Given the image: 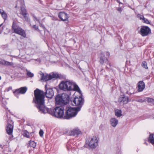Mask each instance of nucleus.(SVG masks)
I'll use <instances>...</instances> for the list:
<instances>
[{"mask_svg": "<svg viewBox=\"0 0 154 154\" xmlns=\"http://www.w3.org/2000/svg\"><path fill=\"white\" fill-rule=\"evenodd\" d=\"M34 94L35 99H33V101L36 103L39 112L44 114H50L57 118L64 119L63 108L56 107L54 108H48L44 106L45 96L42 91L37 88L34 91Z\"/></svg>", "mask_w": 154, "mask_h": 154, "instance_id": "nucleus-1", "label": "nucleus"}, {"mask_svg": "<svg viewBox=\"0 0 154 154\" xmlns=\"http://www.w3.org/2000/svg\"><path fill=\"white\" fill-rule=\"evenodd\" d=\"M66 111L64 116V119H69L75 116L80 111V108H76L66 106Z\"/></svg>", "mask_w": 154, "mask_h": 154, "instance_id": "nucleus-2", "label": "nucleus"}, {"mask_svg": "<svg viewBox=\"0 0 154 154\" xmlns=\"http://www.w3.org/2000/svg\"><path fill=\"white\" fill-rule=\"evenodd\" d=\"M56 104L60 105H64V107L66 106L65 105L67 103H69V97L67 94H63L61 95H58L55 98Z\"/></svg>", "mask_w": 154, "mask_h": 154, "instance_id": "nucleus-3", "label": "nucleus"}, {"mask_svg": "<svg viewBox=\"0 0 154 154\" xmlns=\"http://www.w3.org/2000/svg\"><path fill=\"white\" fill-rule=\"evenodd\" d=\"M72 82L70 81H62L59 85V88L64 91H71L73 86Z\"/></svg>", "mask_w": 154, "mask_h": 154, "instance_id": "nucleus-4", "label": "nucleus"}, {"mask_svg": "<svg viewBox=\"0 0 154 154\" xmlns=\"http://www.w3.org/2000/svg\"><path fill=\"white\" fill-rule=\"evenodd\" d=\"M84 103V99L82 96L76 97L73 100H71L69 102V103H71L73 106H78L76 108H80V110Z\"/></svg>", "mask_w": 154, "mask_h": 154, "instance_id": "nucleus-5", "label": "nucleus"}, {"mask_svg": "<svg viewBox=\"0 0 154 154\" xmlns=\"http://www.w3.org/2000/svg\"><path fill=\"white\" fill-rule=\"evenodd\" d=\"M12 29L14 33L20 35L23 38L26 37V34L24 30L18 26L14 22L13 23Z\"/></svg>", "mask_w": 154, "mask_h": 154, "instance_id": "nucleus-6", "label": "nucleus"}, {"mask_svg": "<svg viewBox=\"0 0 154 154\" xmlns=\"http://www.w3.org/2000/svg\"><path fill=\"white\" fill-rule=\"evenodd\" d=\"M151 32V30L148 27L146 26H142L141 27L139 33L143 36H145Z\"/></svg>", "mask_w": 154, "mask_h": 154, "instance_id": "nucleus-7", "label": "nucleus"}, {"mask_svg": "<svg viewBox=\"0 0 154 154\" xmlns=\"http://www.w3.org/2000/svg\"><path fill=\"white\" fill-rule=\"evenodd\" d=\"M100 62L101 64H103L104 62L109 65V66H106V68L108 69H110L111 67V64L109 63L108 59L106 58L104 55V54L102 53H101L100 56Z\"/></svg>", "mask_w": 154, "mask_h": 154, "instance_id": "nucleus-8", "label": "nucleus"}, {"mask_svg": "<svg viewBox=\"0 0 154 154\" xmlns=\"http://www.w3.org/2000/svg\"><path fill=\"white\" fill-rule=\"evenodd\" d=\"M98 145V142L96 136H94L88 143V146L91 148L96 147Z\"/></svg>", "mask_w": 154, "mask_h": 154, "instance_id": "nucleus-9", "label": "nucleus"}, {"mask_svg": "<svg viewBox=\"0 0 154 154\" xmlns=\"http://www.w3.org/2000/svg\"><path fill=\"white\" fill-rule=\"evenodd\" d=\"M27 90V88L26 87H21L20 88L16 89L14 92V94L17 97H18L17 95L19 94H24L26 92Z\"/></svg>", "mask_w": 154, "mask_h": 154, "instance_id": "nucleus-10", "label": "nucleus"}, {"mask_svg": "<svg viewBox=\"0 0 154 154\" xmlns=\"http://www.w3.org/2000/svg\"><path fill=\"white\" fill-rule=\"evenodd\" d=\"M45 89L46 90L45 95L48 98H51L54 95V91L52 88H47V85L45 86Z\"/></svg>", "mask_w": 154, "mask_h": 154, "instance_id": "nucleus-11", "label": "nucleus"}, {"mask_svg": "<svg viewBox=\"0 0 154 154\" xmlns=\"http://www.w3.org/2000/svg\"><path fill=\"white\" fill-rule=\"evenodd\" d=\"M120 103H122L123 104H126L128 102V97L124 95H121L118 99Z\"/></svg>", "mask_w": 154, "mask_h": 154, "instance_id": "nucleus-12", "label": "nucleus"}, {"mask_svg": "<svg viewBox=\"0 0 154 154\" xmlns=\"http://www.w3.org/2000/svg\"><path fill=\"white\" fill-rule=\"evenodd\" d=\"M58 17L61 20L63 21H65L68 20V16L66 13L61 12L59 13Z\"/></svg>", "mask_w": 154, "mask_h": 154, "instance_id": "nucleus-13", "label": "nucleus"}, {"mask_svg": "<svg viewBox=\"0 0 154 154\" xmlns=\"http://www.w3.org/2000/svg\"><path fill=\"white\" fill-rule=\"evenodd\" d=\"M137 91L141 92L143 91L145 88V84L143 81H139L137 84Z\"/></svg>", "mask_w": 154, "mask_h": 154, "instance_id": "nucleus-14", "label": "nucleus"}, {"mask_svg": "<svg viewBox=\"0 0 154 154\" xmlns=\"http://www.w3.org/2000/svg\"><path fill=\"white\" fill-rule=\"evenodd\" d=\"M81 132L78 128L74 129L70 131L69 133V135L71 136H77L81 134Z\"/></svg>", "mask_w": 154, "mask_h": 154, "instance_id": "nucleus-15", "label": "nucleus"}, {"mask_svg": "<svg viewBox=\"0 0 154 154\" xmlns=\"http://www.w3.org/2000/svg\"><path fill=\"white\" fill-rule=\"evenodd\" d=\"M41 78V80H45V81H48L49 80L52 79V77H51V75L50 74L49 75L46 74L45 75L43 73L42 74Z\"/></svg>", "mask_w": 154, "mask_h": 154, "instance_id": "nucleus-16", "label": "nucleus"}, {"mask_svg": "<svg viewBox=\"0 0 154 154\" xmlns=\"http://www.w3.org/2000/svg\"><path fill=\"white\" fill-rule=\"evenodd\" d=\"M6 130L7 133L8 134H11L13 132V126L11 124H8Z\"/></svg>", "mask_w": 154, "mask_h": 154, "instance_id": "nucleus-17", "label": "nucleus"}, {"mask_svg": "<svg viewBox=\"0 0 154 154\" xmlns=\"http://www.w3.org/2000/svg\"><path fill=\"white\" fill-rule=\"evenodd\" d=\"M72 85H73V86L72 87V89L71 90V91H76L79 93H81V91L78 85L73 82H72Z\"/></svg>", "mask_w": 154, "mask_h": 154, "instance_id": "nucleus-18", "label": "nucleus"}, {"mask_svg": "<svg viewBox=\"0 0 154 154\" xmlns=\"http://www.w3.org/2000/svg\"><path fill=\"white\" fill-rule=\"evenodd\" d=\"M110 122L111 125L114 127H115L116 126L118 122V120L115 118L111 119Z\"/></svg>", "mask_w": 154, "mask_h": 154, "instance_id": "nucleus-19", "label": "nucleus"}, {"mask_svg": "<svg viewBox=\"0 0 154 154\" xmlns=\"http://www.w3.org/2000/svg\"><path fill=\"white\" fill-rule=\"evenodd\" d=\"M27 12L25 9V8L24 6H22L21 7V11L20 14L22 15H23L27 14Z\"/></svg>", "mask_w": 154, "mask_h": 154, "instance_id": "nucleus-20", "label": "nucleus"}, {"mask_svg": "<svg viewBox=\"0 0 154 154\" xmlns=\"http://www.w3.org/2000/svg\"><path fill=\"white\" fill-rule=\"evenodd\" d=\"M144 99L146 100V101L152 104L154 101V99L152 98L147 97H144Z\"/></svg>", "mask_w": 154, "mask_h": 154, "instance_id": "nucleus-21", "label": "nucleus"}, {"mask_svg": "<svg viewBox=\"0 0 154 154\" xmlns=\"http://www.w3.org/2000/svg\"><path fill=\"white\" fill-rule=\"evenodd\" d=\"M22 15L23 16L24 20L25 21L27 22H29L30 21V19L29 17V15L28 13Z\"/></svg>", "mask_w": 154, "mask_h": 154, "instance_id": "nucleus-22", "label": "nucleus"}, {"mask_svg": "<svg viewBox=\"0 0 154 154\" xmlns=\"http://www.w3.org/2000/svg\"><path fill=\"white\" fill-rule=\"evenodd\" d=\"M29 144L30 146L32 147L33 148H35L36 146V143L34 141H30L29 142Z\"/></svg>", "mask_w": 154, "mask_h": 154, "instance_id": "nucleus-23", "label": "nucleus"}, {"mask_svg": "<svg viewBox=\"0 0 154 154\" xmlns=\"http://www.w3.org/2000/svg\"><path fill=\"white\" fill-rule=\"evenodd\" d=\"M27 73H26V75L29 77L32 78L33 77L34 74L33 73H31L30 72L28 71L27 69L26 70Z\"/></svg>", "mask_w": 154, "mask_h": 154, "instance_id": "nucleus-24", "label": "nucleus"}, {"mask_svg": "<svg viewBox=\"0 0 154 154\" xmlns=\"http://www.w3.org/2000/svg\"><path fill=\"white\" fill-rule=\"evenodd\" d=\"M122 112L121 110H118L115 112V115L118 117H120L122 115Z\"/></svg>", "mask_w": 154, "mask_h": 154, "instance_id": "nucleus-25", "label": "nucleus"}, {"mask_svg": "<svg viewBox=\"0 0 154 154\" xmlns=\"http://www.w3.org/2000/svg\"><path fill=\"white\" fill-rule=\"evenodd\" d=\"M149 140L150 142L152 144H154V138L152 135H150L149 137Z\"/></svg>", "mask_w": 154, "mask_h": 154, "instance_id": "nucleus-26", "label": "nucleus"}, {"mask_svg": "<svg viewBox=\"0 0 154 154\" xmlns=\"http://www.w3.org/2000/svg\"><path fill=\"white\" fill-rule=\"evenodd\" d=\"M142 66L144 68L147 69H148V67L147 66V63L145 61H143L142 64Z\"/></svg>", "mask_w": 154, "mask_h": 154, "instance_id": "nucleus-27", "label": "nucleus"}, {"mask_svg": "<svg viewBox=\"0 0 154 154\" xmlns=\"http://www.w3.org/2000/svg\"><path fill=\"white\" fill-rule=\"evenodd\" d=\"M13 65L12 62H9L5 60V65L6 66H11Z\"/></svg>", "mask_w": 154, "mask_h": 154, "instance_id": "nucleus-28", "label": "nucleus"}, {"mask_svg": "<svg viewBox=\"0 0 154 154\" xmlns=\"http://www.w3.org/2000/svg\"><path fill=\"white\" fill-rule=\"evenodd\" d=\"M1 15L5 20H6L7 15L5 11L1 14Z\"/></svg>", "mask_w": 154, "mask_h": 154, "instance_id": "nucleus-29", "label": "nucleus"}, {"mask_svg": "<svg viewBox=\"0 0 154 154\" xmlns=\"http://www.w3.org/2000/svg\"><path fill=\"white\" fill-rule=\"evenodd\" d=\"M51 75V77H52V79L54 78H58L59 77L58 75L55 73H53L52 75Z\"/></svg>", "mask_w": 154, "mask_h": 154, "instance_id": "nucleus-30", "label": "nucleus"}, {"mask_svg": "<svg viewBox=\"0 0 154 154\" xmlns=\"http://www.w3.org/2000/svg\"><path fill=\"white\" fill-rule=\"evenodd\" d=\"M136 102H139L140 103H143L146 101V100L144 99L143 100L142 99H137L135 100Z\"/></svg>", "mask_w": 154, "mask_h": 154, "instance_id": "nucleus-31", "label": "nucleus"}, {"mask_svg": "<svg viewBox=\"0 0 154 154\" xmlns=\"http://www.w3.org/2000/svg\"><path fill=\"white\" fill-rule=\"evenodd\" d=\"M137 17L139 18L140 20H143V19L144 18L143 15H141L140 14H138L137 15Z\"/></svg>", "mask_w": 154, "mask_h": 154, "instance_id": "nucleus-32", "label": "nucleus"}, {"mask_svg": "<svg viewBox=\"0 0 154 154\" xmlns=\"http://www.w3.org/2000/svg\"><path fill=\"white\" fill-rule=\"evenodd\" d=\"M143 20L144 22L145 23H146L147 24H149L150 23V22L147 19H146L145 18H144V19H143Z\"/></svg>", "mask_w": 154, "mask_h": 154, "instance_id": "nucleus-33", "label": "nucleus"}, {"mask_svg": "<svg viewBox=\"0 0 154 154\" xmlns=\"http://www.w3.org/2000/svg\"><path fill=\"white\" fill-rule=\"evenodd\" d=\"M44 134V132L42 130H40L39 132V134L40 136L42 137L43 136Z\"/></svg>", "mask_w": 154, "mask_h": 154, "instance_id": "nucleus-34", "label": "nucleus"}, {"mask_svg": "<svg viewBox=\"0 0 154 154\" xmlns=\"http://www.w3.org/2000/svg\"><path fill=\"white\" fill-rule=\"evenodd\" d=\"M5 60H2L0 61V64L5 65Z\"/></svg>", "mask_w": 154, "mask_h": 154, "instance_id": "nucleus-35", "label": "nucleus"}, {"mask_svg": "<svg viewBox=\"0 0 154 154\" xmlns=\"http://www.w3.org/2000/svg\"><path fill=\"white\" fill-rule=\"evenodd\" d=\"M33 27L35 29L37 30L38 29V27L36 26L35 25H33Z\"/></svg>", "mask_w": 154, "mask_h": 154, "instance_id": "nucleus-36", "label": "nucleus"}, {"mask_svg": "<svg viewBox=\"0 0 154 154\" xmlns=\"http://www.w3.org/2000/svg\"><path fill=\"white\" fill-rule=\"evenodd\" d=\"M24 136L25 137H26L27 138H29V135H28L27 134H25Z\"/></svg>", "mask_w": 154, "mask_h": 154, "instance_id": "nucleus-37", "label": "nucleus"}, {"mask_svg": "<svg viewBox=\"0 0 154 154\" xmlns=\"http://www.w3.org/2000/svg\"><path fill=\"white\" fill-rule=\"evenodd\" d=\"M106 55L107 56H108V57H109L110 55L109 53L108 52H106Z\"/></svg>", "mask_w": 154, "mask_h": 154, "instance_id": "nucleus-38", "label": "nucleus"}, {"mask_svg": "<svg viewBox=\"0 0 154 154\" xmlns=\"http://www.w3.org/2000/svg\"><path fill=\"white\" fill-rule=\"evenodd\" d=\"M4 12V11L0 9V14H1V15Z\"/></svg>", "mask_w": 154, "mask_h": 154, "instance_id": "nucleus-39", "label": "nucleus"}, {"mask_svg": "<svg viewBox=\"0 0 154 154\" xmlns=\"http://www.w3.org/2000/svg\"><path fill=\"white\" fill-rule=\"evenodd\" d=\"M35 18V20H36L38 21V22H39V20L37 19V17L35 16L33 17Z\"/></svg>", "mask_w": 154, "mask_h": 154, "instance_id": "nucleus-40", "label": "nucleus"}, {"mask_svg": "<svg viewBox=\"0 0 154 154\" xmlns=\"http://www.w3.org/2000/svg\"><path fill=\"white\" fill-rule=\"evenodd\" d=\"M118 10L119 11H122V8L121 7H119L118 8Z\"/></svg>", "mask_w": 154, "mask_h": 154, "instance_id": "nucleus-41", "label": "nucleus"}, {"mask_svg": "<svg viewBox=\"0 0 154 154\" xmlns=\"http://www.w3.org/2000/svg\"><path fill=\"white\" fill-rule=\"evenodd\" d=\"M116 1L119 4H122V3L119 0H116Z\"/></svg>", "mask_w": 154, "mask_h": 154, "instance_id": "nucleus-42", "label": "nucleus"}, {"mask_svg": "<svg viewBox=\"0 0 154 154\" xmlns=\"http://www.w3.org/2000/svg\"><path fill=\"white\" fill-rule=\"evenodd\" d=\"M39 23V25H40V26H41V27H43V24L42 23H41L40 22H38Z\"/></svg>", "mask_w": 154, "mask_h": 154, "instance_id": "nucleus-43", "label": "nucleus"}, {"mask_svg": "<svg viewBox=\"0 0 154 154\" xmlns=\"http://www.w3.org/2000/svg\"><path fill=\"white\" fill-rule=\"evenodd\" d=\"M12 89V87H9V88H8V91H9V90H11V89Z\"/></svg>", "mask_w": 154, "mask_h": 154, "instance_id": "nucleus-44", "label": "nucleus"}, {"mask_svg": "<svg viewBox=\"0 0 154 154\" xmlns=\"http://www.w3.org/2000/svg\"><path fill=\"white\" fill-rule=\"evenodd\" d=\"M0 147H1L2 149L3 148L1 144L0 145Z\"/></svg>", "mask_w": 154, "mask_h": 154, "instance_id": "nucleus-45", "label": "nucleus"}, {"mask_svg": "<svg viewBox=\"0 0 154 154\" xmlns=\"http://www.w3.org/2000/svg\"><path fill=\"white\" fill-rule=\"evenodd\" d=\"M2 24H0V27L2 26Z\"/></svg>", "mask_w": 154, "mask_h": 154, "instance_id": "nucleus-46", "label": "nucleus"}, {"mask_svg": "<svg viewBox=\"0 0 154 154\" xmlns=\"http://www.w3.org/2000/svg\"><path fill=\"white\" fill-rule=\"evenodd\" d=\"M1 79V76H0V80Z\"/></svg>", "mask_w": 154, "mask_h": 154, "instance_id": "nucleus-47", "label": "nucleus"}, {"mask_svg": "<svg viewBox=\"0 0 154 154\" xmlns=\"http://www.w3.org/2000/svg\"><path fill=\"white\" fill-rule=\"evenodd\" d=\"M153 105H154V102H153Z\"/></svg>", "mask_w": 154, "mask_h": 154, "instance_id": "nucleus-48", "label": "nucleus"}, {"mask_svg": "<svg viewBox=\"0 0 154 154\" xmlns=\"http://www.w3.org/2000/svg\"><path fill=\"white\" fill-rule=\"evenodd\" d=\"M153 119H154V117H153Z\"/></svg>", "mask_w": 154, "mask_h": 154, "instance_id": "nucleus-49", "label": "nucleus"}]
</instances>
